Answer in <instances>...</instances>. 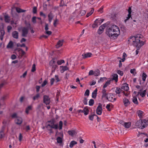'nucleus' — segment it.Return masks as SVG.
I'll return each instance as SVG.
<instances>
[{
  "instance_id": "nucleus-1",
  "label": "nucleus",
  "mask_w": 148,
  "mask_h": 148,
  "mask_svg": "<svg viewBox=\"0 0 148 148\" xmlns=\"http://www.w3.org/2000/svg\"><path fill=\"white\" fill-rule=\"evenodd\" d=\"M106 34L111 38L115 39L119 36L120 33L118 27L115 25H113L107 28Z\"/></svg>"
},
{
  "instance_id": "nucleus-2",
  "label": "nucleus",
  "mask_w": 148,
  "mask_h": 148,
  "mask_svg": "<svg viewBox=\"0 0 148 148\" xmlns=\"http://www.w3.org/2000/svg\"><path fill=\"white\" fill-rule=\"evenodd\" d=\"M148 121L147 120L140 119L136 123V126L140 129H143L148 126Z\"/></svg>"
},
{
  "instance_id": "nucleus-3",
  "label": "nucleus",
  "mask_w": 148,
  "mask_h": 148,
  "mask_svg": "<svg viewBox=\"0 0 148 148\" xmlns=\"http://www.w3.org/2000/svg\"><path fill=\"white\" fill-rule=\"evenodd\" d=\"M138 38V40H136V41L133 43L134 45L136 47L138 50L140 49L141 47L145 44L144 42L141 41Z\"/></svg>"
},
{
  "instance_id": "nucleus-4",
  "label": "nucleus",
  "mask_w": 148,
  "mask_h": 148,
  "mask_svg": "<svg viewBox=\"0 0 148 148\" xmlns=\"http://www.w3.org/2000/svg\"><path fill=\"white\" fill-rule=\"evenodd\" d=\"M48 122L50 123V124H49L46 126V127L47 128H49V127H50L51 128L55 129H57L58 128V125L57 124H54L55 122V120L54 119H52L51 120L48 121Z\"/></svg>"
},
{
  "instance_id": "nucleus-5",
  "label": "nucleus",
  "mask_w": 148,
  "mask_h": 148,
  "mask_svg": "<svg viewBox=\"0 0 148 148\" xmlns=\"http://www.w3.org/2000/svg\"><path fill=\"white\" fill-rule=\"evenodd\" d=\"M142 36L140 34H137L136 36H131L130 37V39L128 40V41L130 42H132L134 43L136 41V40H138V38H141Z\"/></svg>"
},
{
  "instance_id": "nucleus-6",
  "label": "nucleus",
  "mask_w": 148,
  "mask_h": 148,
  "mask_svg": "<svg viewBox=\"0 0 148 148\" xmlns=\"http://www.w3.org/2000/svg\"><path fill=\"white\" fill-rule=\"evenodd\" d=\"M29 26L27 27H24L22 28V36L23 37H26L28 32L29 27H30V24H29Z\"/></svg>"
},
{
  "instance_id": "nucleus-7",
  "label": "nucleus",
  "mask_w": 148,
  "mask_h": 148,
  "mask_svg": "<svg viewBox=\"0 0 148 148\" xmlns=\"http://www.w3.org/2000/svg\"><path fill=\"white\" fill-rule=\"evenodd\" d=\"M54 60V59H53L49 62L50 66H52V72H55L56 69L58 66L57 65L55 64V61Z\"/></svg>"
},
{
  "instance_id": "nucleus-8",
  "label": "nucleus",
  "mask_w": 148,
  "mask_h": 148,
  "mask_svg": "<svg viewBox=\"0 0 148 148\" xmlns=\"http://www.w3.org/2000/svg\"><path fill=\"white\" fill-rule=\"evenodd\" d=\"M43 103L47 105L49 104L50 102V98L49 96L47 95L43 96Z\"/></svg>"
},
{
  "instance_id": "nucleus-9",
  "label": "nucleus",
  "mask_w": 148,
  "mask_h": 148,
  "mask_svg": "<svg viewBox=\"0 0 148 148\" xmlns=\"http://www.w3.org/2000/svg\"><path fill=\"white\" fill-rule=\"evenodd\" d=\"M102 104L100 103H98V106L96 109V113L98 115H100L102 113Z\"/></svg>"
},
{
  "instance_id": "nucleus-10",
  "label": "nucleus",
  "mask_w": 148,
  "mask_h": 148,
  "mask_svg": "<svg viewBox=\"0 0 148 148\" xmlns=\"http://www.w3.org/2000/svg\"><path fill=\"white\" fill-rule=\"evenodd\" d=\"M16 123L18 125L21 124L22 122V119L20 117H17L15 120Z\"/></svg>"
},
{
  "instance_id": "nucleus-11",
  "label": "nucleus",
  "mask_w": 148,
  "mask_h": 148,
  "mask_svg": "<svg viewBox=\"0 0 148 148\" xmlns=\"http://www.w3.org/2000/svg\"><path fill=\"white\" fill-rule=\"evenodd\" d=\"M121 88L122 89L126 91L128 90L129 88L128 86V84L126 83L123 84Z\"/></svg>"
},
{
  "instance_id": "nucleus-12",
  "label": "nucleus",
  "mask_w": 148,
  "mask_h": 148,
  "mask_svg": "<svg viewBox=\"0 0 148 148\" xmlns=\"http://www.w3.org/2000/svg\"><path fill=\"white\" fill-rule=\"evenodd\" d=\"M64 41V40H59L57 42V45H56V47L57 48H58L63 45V42Z\"/></svg>"
},
{
  "instance_id": "nucleus-13",
  "label": "nucleus",
  "mask_w": 148,
  "mask_h": 148,
  "mask_svg": "<svg viewBox=\"0 0 148 148\" xmlns=\"http://www.w3.org/2000/svg\"><path fill=\"white\" fill-rule=\"evenodd\" d=\"M18 33L16 31H14L12 33V36L13 37L16 39H18Z\"/></svg>"
},
{
  "instance_id": "nucleus-14",
  "label": "nucleus",
  "mask_w": 148,
  "mask_h": 148,
  "mask_svg": "<svg viewBox=\"0 0 148 148\" xmlns=\"http://www.w3.org/2000/svg\"><path fill=\"white\" fill-rule=\"evenodd\" d=\"M102 97L103 98L104 97H106V99L107 97H108V94L106 93V90L104 88H103L102 89Z\"/></svg>"
},
{
  "instance_id": "nucleus-15",
  "label": "nucleus",
  "mask_w": 148,
  "mask_h": 148,
  "mask_svg": "<svg viewBox=\"0 0 148 148\" xmlns=\"http://www.w3.org/2000/svg\"><path fill=\"white\" fill-rule=\"evenodd\" d=\"M48 16L49 22L50 23L51 22L53 17V14L51 12L48 14Z\"/></svg>"
},
{
  "instance_id": "nucleus-16",
  "label": "nucleus",
  "mask_w": 148,
  "mask_h": 148,
  "mask_svg": "<svg viewBox=\"0 0 148 148\" xmlns=\"http://www.w3.org/2000/svg\"><path fill=\"white\" fill-rule=\"evenodd\" d=\"M112 78L111 80H114L116 82H117L118 80V75L116 74H114L112 75Z\"/></svg>"
},
{
  "instance_id": "nucleus-17",
  "label": "nucleus",
  "mask_w": 148,
  "mask_h": 148,
  "mask_svg": "<svg viewBox=\"0 0 148 148\" xmlns=\"http://www.w3.org/2000/svg\"><path fill=\"white\" fill-rule=\"evenodd\" d=\"M104 29V27H102V26L99 27L97 31V33L99 35L101 34L103 32Z\"/></svg>"
},
{
  "instance_id": "nucleus-18",
  "label": "nucleus",
  "mask_w": 148,
  "mask_h": 148,
  "mask_svg": "<svg viewBox=\"0 0 148 148\" xmlns=\"http://www.w3.org/2000/svg\"><path fill=\"white\" fill-rule=\"evenodd\" d=\"M123 102L125 106H127L130 104V102L128 99L125 98L123 99Z\"/></svg>"
},
{
  "instance_id": "nucleus-19",
  "label": "nucleus",
  "mask_w": 148,
  "mask_h": 148,
  "mask_svg": "<svg viewBox=\"0 0 148 148\" xmlns=\"http://www.w3.org/2000/svg\"><path fill=\"white\" fill-rule=\"evenodd\" d=\"M128 12L129 13V14L128 15V16L127 17V19L125 20V22L127 20H128L131 17V8L130 7H129L128 10Z\"/></svg>"
},
{
  "instance_id": "nucleus-20",
  "label": "nucleus",
  "mask_w": 148,
  "mask_h": 148,
  "mask_svg": "<svg viewBox=\"0 0 148 148\" xmlns=\"http://www.w3.org/2000/svg\"><path fill=\"white\" fill-rule=\"evenodd\" d=\"M97 89L96 88L92 93V98L95 99L96 97L97 94Z\"/></svg>"
},
{
  "instance_id": "nucleus-21",
  "label": "nucleus",
  "mask_w": 148,
  "mask_h": 148,
  "mask_svg": "<svg viewBox=\"0 0 148 148\" xmlns=\"http://www.w3.org/2000/svg\"><path fill=\"white\" fill-rule=\"evenodd\" d=\"M83 113H84L85 115H86L88 114L89 113V110L88 108L86 107L84 108L83 110Z\"/></svg>"
},
{
  "instance_id": "nucleus-22",
  "label": "nucleus",
  "mask_w": 148,
  "mask_h": 148,
  "mask_svg": "<svg viewBox=\"0 0 148 148\" xmlns=\"http://www.w3.org/2000/svg\"><path fill=\"white\" fill-rule=\"evenodd\" d=\"M60 67H62V69L60 70V72L61 73H63L65 71L68 70L69 68L66 66H60Z\"/></svg>"
},
{
  "instance_id": "nucleus-23",
  "label": "nucleus",
  "mask_w": 148,
  "mask_h": 148,
  "mask_svg": "<svg viewBox=\"0 0 148 148\" xmlns=\"http://www.w3.org/2000/svg\"><path fill=\"white\" fill-rule=\"evenodd\" d=\"M0 39L1 40H2L3 39V36L5 34V31L3 29H1L0 31Z\"/></svg>"
},
{
  "instance_id": "nucleus-24",
  "label": "nucleus",
  "mask_w": 148,
  "mask_h": 148,
  "mask_svg": "<svg viewBox=\"0 0 148 148\" xmlns=\"http://www.w3.org/2000/svg\"><path fill=\"white\" fill-rule=\"evenodd\" d=\"M13 46V44L12 41H10L7 46V48H12Z\"/></svg>"
},
{
  "instance_id": "nucleus-25",
  "label": "nucleus",
  "mask_w": 148,
  "mask_h": 148,
  "mask_svg": "<svg viewBox=\"0 0 148 148\" xmlns=\"http://www.w3.org/2000/svg\"><path fill=\"white\" fill-rule=\"evenodd\" d=\"M92 55V54L91 53H86L84 54H82V56H84V57H83L84 58H86L88 57H91Z\"/></svg>"
},
{
  "instance_id": "nucleus-26",
  "label": "nucleus",
  "mask_w": 148,
  "mask_h": 148,
  "mask_svg": "<svg viewBox=\"0 0 148 148\" xmlns=\"http://www.w3.org/2000/svg\"><path fill=\"white\" fill-rule=\"evenodd\" d=\"M138 116L140 118H141L142 117V115L143 113V112L141 110H139L137 112Z\"/></svg>"
},
{
  "instance_id": "nucleus-27",
  "label": "nucleus",
  "mask_w": 148,
  "mask_h": 148,
  "mask_svg": "<svg viewBox=\"0 0 148 148\" xmlns=\"http://www.w3.org/2000/svg\"><path fill=\"white\" fill-rule=\"evenodd\" d=\"M5 21L6 23H9L10 21V17L8 15L4 16Z\"/></svg>"
},
{
  "instance_id": "nucleus-28",
  "label": "nucleus",
  "mask_w": 148,
  "mask_h": 148,
  "mask_svg": "<svg viewBox=\"0 0 148 148\" xmlns=\"http://www.w3.org/2000/svg\"><path fill=\"white\" fill-rule=\"evenodd\" d=\"M77 142L74 140L72 141L70 143L69 147L71 148H72L74 145L77 144Z\"/></svg>"
},
{
  "instance_id": "nucleus-29",
  "label": "nucleus",
  "mask_w": 148,
  "mask_h": 148,
  "mask_svg": "<svg viewBox=\"0 0 148 148\" xmlns=\"http://www.w3.org/2000/svg\"><path fill=\"white\" fill-rule=\"evenodd\" d=\"M97 19H96L94 21V23L92 25V27L93 28H95L99 26L98 24L97 23Z\"/></svg>"
},
{
  "instance_id": "nucleus-30",
  "label": "nucleus",
  "mask_w": 148,
  "mask_h": 148,
  "mask_svg": "<svg viewBox=\"0 0 148 148\" xmlns=\"http://www.w3.org/2000/svg\"><path fill=\"white\" fill-rule=\"evenodd\" d=\"M68 133L69 135L73 136L75 134V131L74 130H69L68 132Z\"/></svg>"
},
{
  "instance_id": "nucleus-31",
  "label": "nucleus",
  "mask_w": 148,
  "mask_h": 148,
  "mask_svg": "<svg viewBox=\"0 0 148 148\" xmlns=\"http://www.w3.org/2000/svg\"><path fill=\"white\" fill-rule=\"evenodd\" d=\"M32 109V107L31 106H28L26 109L25 112L28 114H29V110H31Z\"/></svg>"
},
{
  "instance_id": "nucleus-32",
  "label": "nucleus",
  "mask_w": 148,
  "mask_h": 148,
  "mask_svg": "<svg viewBox=\"0 0 148 148\" xmlns=\"http://www.w3.org/2000/svg\"><path fill=\"white\" fill-rule=\"evenodd\" d=\"M131 123L130 122H128L127 123L125 122L124 125V127L126 128H129L131 126Z\"/></svg>"
},
{
  "instance_id": "nucleus-33",
  "label": "nucleus",
  "mask_w": 148,
  "mask_h": 148,
  "mask_svg": "<svg viewBox=\"0 0 148 148\" xmlns=\"http://www.w3.org/2000/svg\"><path fill=\"white\" fill-rule=\"evenodd\" d=\"M112 81V80H108L106 83L103 86V88H105L107 87V86L110 84V82Z\"/></svg>"
},
{
  "instance_id": "nucleus-34",
  "label": "nucleus",
  "mask_w": 148,
  "mask_h": 148,
  "mask_svg": "<svg viewBox=\"0 0 148 148\" xmlns=\"http://www.w3.org/2000/svg\"><path fill=\"white\" fill-rule=\"evenodd\" d=\"M133 102L135 104L137 105L138 104V102L137 98L136 97H133L132 100Z\"/></svg>"
},
{
  "instance_id": "nucleus-35",
  "label": "nucleus",
  "mask_w": 148,
  "mask_h": 148,
  "mask_svg": "<svg viewBox=\"0 0 148 148\" xmlns=\"http://www.w3.org/2000/svg\"><path fill=\"white\" fill-rule=\"evenodd\" d=\"M110 96L109 97H107L106 99H107L108 101L112 102V100H113V97H112V93H110Z\"/></svg>"
},
{
  "instance_id": "nucleus-36",
  "label": "nucleus",
  "mask_w": 148,
  "mask_h": 148,
  "mask_svg": "<svg viewBox=\"0 0 148 148\" xmlns=\"http://www.w3.org/2000/svg\"><path fill=\"white\" fill-rule=\"evenodd\" d=\"M40 95L38 93L36 94V95L33 97V99L35 101L36 100L38 99L40 97Z\"/></svg>"
},
{
  "instance_id": "nucleus-37",
  "label": "nucleus",
  "mask_w": 148,
  "mask_h": 148,
  "mask_svg": "<svg viewBox=\"0 0 148 148\" xmlns=\"http://www.w3.org/2000/svg\"><path fill=\"white\" fill-rule=\"evenodd\" d=\"M94 11V8H92L90 12L87 13V15H86V17H88L90 16L93 13Z\"/></svg>"
},
{
  "instance_id": "nucleus-38",
  "label": "nucleus",
  "mask_w": 148,
  "mask_h": 148,
  "mask_svg": "<svg viewBox=\"0 0 148 148\" xmlns=\"http://www.w3.org/2000/svg\"><path fill=\"white\" fill-rule=\"evenodd\" d=\"M57 142L58 143L61 144L62 143V138L60 137H58L56 139Z\"/></svg>"
},
{
  "instance_id": "nucleus-39",
  "label": "nucleus",
  "mask_w": 148,
  "mask_h": 148,
  "mask_svg": "<svg viewBox=\"0 0 148 148\" xmlns=\"http://www.w3.org/2000/svg\"><path fill=\"white\" fill-rule=\"evenodd\" d=\"M94 75L95 76H98L100 74V71L99 69H96L94 71Z\"/></svg>"
},
{
  "instance_id": "nucleus-40",
  "label": "nucleus",
  "mask_w": 148,
  "mask_h": 148,
  "mask_svg": "<svg viewBox=\"0 0 148 148\" xmlns=\"http://www.w3.org/2000/svg\"><path fill=\"white\" fill-rule=\"evenodd\" d=\"M144 17L143 18V20L147 21L148 18V14L144 13L143 15Z\"/></svg>"
},
{
  "instance_id": "nucleus-41",
  "label": "nucleus",
  "mask_w": 148,
  "mask_h": 148,
  "mask_svg": "<svg viewBox=\"0 0 148 148\" xmlns=\"http://www.w3.org/2000/svg\"><path fill=\"white\" fill-rule=\"evenodd\" d=\"M146 90H144L142 92H141L140 93V95L142 97H144L145 95L146 94Z\"/></svg>"
},
{
  "instance_id": "nucleus-42",
  "label": "nucleus",
  "mask_w": 148,
  "mask_h": 148,
  "mask_svg": "<svg viewBox=\"0 0 148 148\" xmlns=\"http://www.w3.org/2000/svg\"><path fill=\"white\" fill-rule=\"evenodd\" d=\"M147 76L146 74L145 73H143L142 75V80L144 82L145 81Z\"/></svg>"
},
{
  "instance_id": "nucleus-43",
  "label": "nucleus",
  "mask_w": 148,
  "mask_h": 148,
  "mask_svg": "<svg viewBox=\"0 0 148 148\" xmlns=\"http://www.w3.org/2000/svg\"><path fill=\"white\" fill-rule=\"evenodd\" d=\"M94 116H97L95 114H92V115H90L89 116V119L91 121H93V117Z\"/></svg>"
},
{
  "instance_id": "nucleus-44",
  "label": "nucleus",
  "mask_w": 148,
  "mask_h": 148,
  "mask_svg": "<svg viewBox=\"0 0 148 148\" xmlns=\"http://www.w3.org/2000/svg\"><path fill=\"white\" fill-rule=\"evenodd\" d=\"M94 103V100L91 99H90L89 102V105L90 106H92Z\"/></svg>"
},
{
  "instance_id": "nucleus-45",
  "label": "nucleus",
  "mask_w": 148,
  "mask_h": 148,
  "mask_svg": "<svg viewBox=\"0 0 148 148\" xmlns=\"http://www.w3.org/2000/svg\"><path fill=\"white\" fill-rule=\"evenodd\" d=\"M121 89L120 88H117L115 92L116 94H119L121 92Z\"/></svg>"
},
{
  "instance_id": "nucleus-46",
  "label": "nucleus",
  "mask_w": 148,
  "mask_h": 148,
  "mask_svg": "<svg viewBox=\"0 0 148 148\" xmlns=\"http://www.w3.org/2000/svg\"><path fill=\"white\" fill-rule=\"evenodd\" d=\"M64 60H58L57 62L58 64L59 65H60L62 64L63 63H64Z\"/></svg>"
},
{
  "instance_id": "nucleus-47",
  "label": "nucleus",
  "mask_w": 148,
  "mask_h": 148,
  "mask_svg": "<svg viewBox=\"0 0 148 148\" xmlns=\"http://www.w3.org/2000/svg\"><path fill=\"white\" fill-rule=\"evenodd\" d=\"M58 22V20L57 19L56 17V18L55 20L53 23V25L54 27H56V26L57 24V22Z\"/></svg>"
},
{
  "instance_id": "nucleus-48",
  "label": "nucleus",
  "mask_w": 148,
  "mask_h": 148,
  "mask_svg": "<svg viewBox=\"0 0 148 148\" xmlns=\"http://www.w3.org/2000/svg\"><path fill=\"white\" fill-rule=\"evenodd\" d=\"M64 5H65L64 0H61L60 3V6L62 7Z\"/></svg>"
},
{
  "instance_id": "nucleus-49",
  "label": "nucleus",
  "mask_w": 148,
  "mask_h": 148,
  "mask_svg": "<svg viewBox=\"0 0 148 148\" xmlns=\"http://www.w3.org/2000/svg\"><path fill=\"white\" fill-rule=\"evenodd\" d=\"M62 121H60L59 123V130H61L62 128Z\"/></svg>"
},
{
  "instance_id": "nucleus-50",
  "label": "nucleus",
  "mask_w": 148,
  "mask_h": 148,
  "mask_svg": "<svg viewBox=\"0 0 148 148\" xmlns=\"http://www.w3.org/2000/svg\"><path fill=\"white\" fill-rule=\"evenodd\" d=\"M35 65V64H34L32 66L31 71L32 72H34L36 71V67Z\"/></svg>"
},
{
  "instance_id": "nucleus-51",
  "label": "nucleus",
  "mask_w": 148,
  "mask_h": 148,
  "mask_svg": "<svg viewBox=\"0 0 148 148\" xmlns=\"http://www.w3.org/2000/svg\"><path fill=\"white\" fill-rule=\"evenodd\" d=\"M36 16H34L32 18V21L34 23H36Z\"/></svg>"
},
{
  "instance_id": "nucleus-52",
  "label": "nucleus",
  "mask_w": 148,
  "mask_h": 148,
  "mask_svg": "<svg viewBox=\"0 0 148 148\" xmlns=\"http://www.w3.org/2000/svg\"><path fill=\"white\" fill-rule=\"evenodd\" d=\"M4 135L3 131V130L1 131L0 132V138H2L3 137Z\"/></svg>"
},
{
  "instance_id": "nucleus-53",
  "label": "nucleus",
  "mask_w": 148,
  "mask_h": 148,
  "mask_svg": "<svg viewBox=\"0 0 148 148\" xmlns=\"http://www.w3.org/2000/svg\"><path fill=\"white\" fill-rule=\"evenodd\" d=\"M117 73L121 76H122L123 75V71H122L120 70H118L117 71Z\"/></svg>"
},
{
  "instance_id": "nucleus-54",
  "label": "nucleus",
  "mask_w": 148,
  "mask_h": 148,
  "mask_svg": "<svg viewBox=\"0 0 148 148\" xmlns=\"http://www.w3.org/2000/svg\"><path fill=\"white\" fill-rule=\"evenodd\" d=\"M89 92H90L89 90L88 89H87V90H86L85 92V93H84V95L88 96L89 94Z\"/></svg>"
},
{
  "instance_id": "nucleus-55",
  "label": "nucleus",
  "mask_w": 148,
  "mask_h": 148,
  "mask_svg": "<svg viewBox=\"0 0 148 148\" xmlns=\"http://www.w3.org/2000/svg\"><path fill=\"white\" fill-rule=\"evenodd\" d=\"M136 69H133L130 70V72L131 73L133 74L134 75H135V74L136 73H135V74H134V72H135Z\"/></svg>"
},
{
  "instance_id": "nucleus-56",
  "label": "nucleus",
  "mask_w": 148,
  "mask_h": 148,
  "mask_svg": "<svg viewBox=\"0 0 148 148\" xmlns=\"http://www.w3.org/2000/svg\"><path fill=\"white\" fill-rule=\"evenodd\" d=\"M107 78L106 77H101L100 78L99 81H98V82H103L105 79H107Z\"/></svg>"
},
{
  "instance_id": "nucleus-57",
  "label": "nucleus",
  "mask_w": 148,
  "mask_h": 148,
  "mask_svg": "<svg viewBox=\"0 0 148 148\" xmlns=\"http://www.w3.org/2000/svg\"><path fill=\"white\" fill-rule=\"evenodd\" d=\"M94 72L92 70H90L88 74L89 75H94Z\"/></svg>"
},
{
  "instance_id": "nucleus-58",
  "label": "nucleus",
  "mask_w": 148,
  "mask_h": 148,
  "mask_svg": "<svg viewBox=\"0 0 148 148\" xmlns=\"http://www.w3.org/2000/svg\"><path fill=\"white\" fill-rule=\"evenodd\" d=\"M33 12L34 14H36L37 12V8L34 7L33 9Z\"/></svg>"
},
{
  "instance_id": "nucleus-59",
  "label": "nucleus",
  "mask_w": 148,
  "mask_h": 148,
  "mask_svg": "<svg viewBox=\"0 0 148 148\" xmlns=\"http://www.w3.org/2000/svg\"><path fill=\"white\" fill-rule=\"evenodd\" d=\"M47 81L46 80H45L41 84V86L42 87L45 86L47 84Z\"/></svg>"
},
{
  "instance_id": "nucleus-60",
  "label": "nucleus",
  "mask_w": 148,
  "mask_h": 148,
  "mask_svg": "<svg viewBox=\"0 0 148 148\" xmlns=\"http://www.w3.org/2000/svg\"><path fill=\"white\" fill-rule=\"evenodd\" d=\"M110 104H107L106 106V108L108 110V111H111V109L110 108Z\"/></svg>"
},
{
  "instance_id": "nucleus-61",
  "label": "nucleus",
  "mask_w": 148,
  "mask_h": 148,
  "mask_svg": "<svg viewBox=\"0 0 148 148\" xmlns=\"http://www.w3.org/2000/svg\"><path fill=\"white\" fill-rule=\"evenodd\" d=\"M55 79L56 80V82H57L60 81V80L58 78V75H55Z\"/></svg>"
},
{
  "instance_id": "nucleus-62",
  "label": "nucleus",
  "mask_w": 148,
  "mask_h": 148,
  "mask_svg": "<svg viewBox=\"0 0 148 148\" xmlns=\"http://www.w3.org/2000/svg\"><path fill=\"white\" fill-rule=\"evenodd\" d=\"M36 92H38L39 91L40 89V86H36Z\"/></svg>"
},
{
  "instance_id": "nucleus-63",
  "label": "nucleus",
  "mask_w": 148,
  "mask_h": 148,
  "mask_svg": "<svg viewBox=\"0 0 148 148\" xmlns=\"http://www.w3.org/2000/svg\"><path fill=\"white\" fill-rule=\"evenodd\" d=\"M16 12L18 13H21V9L20 8L17 7L16 8Z\"/></svg>"
},
{
  "instance_id": "nucleus-64",
  "label": "nucleus",
  "mask_w": 148,
  "mask_h": 148,
  "mask_svg": "<svg viewBox=\"0 0 148 148\" xmlns=\"http://www.w3.org/2000/svg\"><path fill=\"white\" fill-rule=\"evenodd\" d=\"M11 117L13 118H17V114L16 113H14L11 116Z\"/></svg>"
}]
</instances>
